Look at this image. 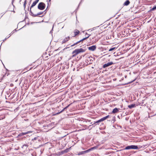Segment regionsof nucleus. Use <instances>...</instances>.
<instances>
[{"instance_id":"obj_1","label":"nucleus","mask_w":156,"mask_h":156,"mask_svg":"<svg viewBox=\"0 0 156 156\" xmlns=\"http://www.w3.org/2000/svg\"><path fill=\"white\" fill-rule=\"evenodd\" d=\"M85 51V50L83 49L82 48H80L75 49L73 52L72 53L73 54H74V56H76L78 54L81 52H84Z\"/></svg>"},{"instance_id":"obj_2","label":"nucleus","mask_w":156,"mask_h":156,"mask_svg":"<svg viewBox=\"0 0 156 156\" xmlns=\"http://www.w3.org/2000/svg\"><path fill=\"white\" fill-rule=\"evenodd\" d=\"M90 36V34H88L87 33H85V36H86V37H85V38H83L82 39L80 40V41H79L77 42H76L74 44H73L71 45V47H72L73 46H74L79 44V43H80L81 42L86 39H87Z\"/></svg>"},{"instance_id":"obj_3","label":"nucleus","mask_w":156,"mask_h":156,"mask_svg":"<svg viewBox=\"0 0 156 156\" xmlns=\"http://www.w3.org/2000/svg\"><path fill=\"white\" fill-rule=\"evenodd\" d=\"M138 148L137 146L132 145L126 147L124 150H129L130 149H136Z\"/></svg>"},{"instance_id":"obj_4","label":"nucleus","mask_w":156,"mask_h":156,"mask_svg":"<svg viewBox=\"0 0 156 156\" xmlns=\"http://www.w3.org/2000/svg\"><path fill=\"white\" fill-rule=\"evenodd\" d=\"M45 6V4L44 3L40 2L38 5V8L41 10H43L44 9Z\"/></svg>"},{"instance_id":"obj_5","label":"nucleus","mask_w":156,"mask_h":156,"mask_svg":"<svg viewBox=\"0 0 156 156\" xmlns=\"http://www.w3.org/2000/svg\"><path fill=\"white\" fill-rule=\"evenodd\" d=\"M96 48V46L95 45H92L90 47H88V49L89 50L93 51H94Z\"/></svg>"},{"instance_id":"obj_6","label":"nucleus","mask_w":156,"mask_h":156,"mask_svg":"<svg viewBox=\"0 0 156 156\" xmlns=\"http://www.w3.org/2000/svg\"><path fill=\"white\" fill-rule=\"evenodd\" d=\"M113 64V62H108L107 63L105 64L103 66V68H105L106 67H107Z\"/></svg>"},{"instance_id":"obj_7","label":"nucleus","mask_w":156,"mask_h":156,"mask_svg":"<svg viewBox=\"0 0 156 156\" xmlns=\"http://www.w3.org/2000/svg\"><path fill=\"white\" fill-rule=\"evenodd\" d=\"M70 39V37L68 36L66 37L62 41V44H63L66 43V42L68 41Z\"/></svg>"},{"instance_id":"obj_8","label":"nucleus","mask_w":156,"mask_h":156,"mask_svg":"<svg viewBox=\"0 0 156 156\" xmlns=\"http://www.w3.org/2000/svg\"><path fill=\"white\" fill-rule=\"evenodd\" d=\"M119 110H120V108H115L113 110L112 113L114 114L117 113L119 112Z\"/></svg>"},{"instance_id":"obj_9","label":"nucleus","mask_w":156,"mask_h":156,"mask_svg":"<svg viewBox=\"0 0 156 156\" xmlns=\"http://www.w3.org/2000/svg\"><path fill=\"white\" fill-rule=\"evenodd\" d=\"M39 0H36L35 2H33L32 5L31 6L30 9H31V8L34 6L38 2Z\"/></svg>"},{"instance_id":"obj_10","label":"nucleus","mask_w":156,"mask_h":156,"mask_svg":"<svg viewBox=\"0 0 156 156\" xmlns=\"http://www.w3.org/2000/svg\"><path fill=\"white\" fill-rule=\"evenodd\" d=\"M70 105H68V106L64 108L62 110H61L59 112L57 113L56 114H59L60 113L62 112L63 111H64L65 109H66Z\"/></svg>"},{"instance_id":"obj_11","label":"nucleus","mask_w":156,"mask_h":156,"mask_svg":"<svg viewBox=\"0 0 156 156\" xmlns=\"http://www.w3.org/2000/svg\"><path fill=\"white\" fill-rule=\"evenodd\" d=\"M109 116V115H108L101 118V119H100L101 122L105 120L106 119H107L108 118Z\"/></svg>"},{"instance_id":"obj_12","label":"nucleus","mask_w":156,"mask_h":156,"mask_svg":"<svg viewBox=\"0 0 156 156\" xmlns=\"http://www.w3.org/2000/svg\"><path fill=\"white\" fill-rule=\"evenodd\" d=\"M109 116V115H108L101 118V119H100L101 122L105 120L106 119H107L108 118Z\"/></svg>"},{"instance_id":"obj_13","label":"nucleus","mask_w":156,"mask_h":156,"mask_svg":"<svg viewBox=\"0 0 156 156\" xmlns=\"http://www.w3.org/2000/svg\"><path fill=\"white\" fill-rule=\"evenodd\" d=\"M79 33L80 31L79 30H75V31L74 32L75 35L74 36V37H75V36L77 35Z\"/></svg>"},{"instance_id":"obj_14","label":"nucleus","mask_w":156,"mask_h":156,"mask_svg":"<svg viewBox=\"0 0 156 156\" xmlns=\"http://www.w3.org/2000/svg\"><path fill=\"white\" fill-rule=\"evenodd\" d=\"M129 3V0H127L125 2V3H124V5L127 6L128 5Z\"/></svg>"},{"instance_id":"obj_15","label":"nucleus","mask_w":156,"mask_h":156,"mask_svg":"<svg viewBox=\"0 0 156 156\" xmlns=\"http://www.w3.org/2000/svg\"><path fill=\"white\" fill-rule=\"evenodd\" d=\"M93 149V148H91L90 149H89L88 150L85 151H83V152L84 153V154H85L86 153H87L89 151H90L92 150Z\"/></svg>"},{"instance_id":"obj_16","label":"nucleus","mask_w":156,"mask_h":156,"mask_svg":"<svg viewBox=\"0 0 156 156\" xmlns=\"http://www.w3.org/2000/svg\"><path fill=\"white\" fill-rule=\"evenodd\" d=\"M135 106V104H132V105H129L128 106V107L129 108L131 109V108H133Z\"/></svg>"},{"instance_id":"obj_17","label":"nucleus","mask_w":156,"mask_h":156,"mask_svg":"<svg viewBox=\"0 0 156 156\" xmlns=\"http://www.w3.org/2000/svg\"><path fill=\"white\" fill-rule=\"evenodd\" d=\"M68 149H67L64 151H61V153L62 154L65 153H67L68 152Z\"/></svg>"},{"instance_id":"obj_18","label":"nucleus","mask_w":156,"mask_h":156,"mask_svg":"<svg viewBox=\"0 0 156 156\" xmlns=\"http://www.w3.org/2000/svg\"><path fill=\"white\" fill-rule=\"evenodd\" d=\"M84 154V153H83V151H81V152H80L78 154V155H82V154Z\"/></svg>"},{"instance_id":"obj_19","label":"nucleus","mask_w":156,"mask_h":156,"mask_svg":"<svg viewBox=\"0 0 156 156\" xmlns=\"http://www.w3.org/2000/svg\"><path fill=\"white\" fill-rule=\"evenodd\" d=\"M116 49V48L115 47L112 48H110L109 50V51H112Z\"/></svg>"},{"instance_id":"obj_20","label":"nucleus","mask_w":156,"mask_h":156,"mask_svg":"<svg viewBox=\"0 0 156 156\" xmlns=\"http://www.w3.org/2000/svg\"><path fill=\"white\" fill-rule=\"evenodd\" d=\"M31 13L32 14V16H34V17H36V16H37V14H34L32 12H31Z\"/></svg>"},{"instance_id":"obj_21","label":"nucleus","mask_w":156,"mask_h":156,"mask_svg":"<svg viewBox=\"0 0 156 156\" xmlns=\"http://www.w3.org/2000/svg\"><path fill=\"white\" fill-rule=\"evenodd\" d=\"M155 9H156V6H154V7L151 9V11H153V10H155Z\"/></svg>"},{"instance_id":"obj_22","label":"nucleus","mask_w":156,"mask_h":156,"mask_svg":"<svg viewBox=\"0 0 156 156\" xmlns=\"http://www.w3.org/2000/svg\"><path fill=\"white\" fill-rule=\"evenodd\" d=\"M43 12H40L38 13L37 14V16H38V15L42 14L43 13Z\"/></svg>"},{"instance_id":"obj_23","label":"nucleus","mask_w":156,"mask_h":156,"mask_svg":"<svg viewBox=\"0 0 156 156\" xmlns=\"http://www.w3.org/2000/svg\"><path fill=\"white\" fill-rule=\"evenodd\" d=\"M26 0H25V2H24V4H23V6L24 7V8H25L26 7Z\"/></svg>"},{"instance_id":"obj_24","label":"nucleus","mask_w":156,"mask_h":156,"mask_svg":"<svg viewBox=\"0 0 156 156\" xmlns=\"http://www.w3.org/2000/svg\"><path fill=\"white\" fill-rule=\"evenodd\" d=\"M101 122V120H100V119H99V120L96 121L95 123H99V122Z\"/></svg>"},{"instance_id":"obj_25","label":"nucleus","mask_w":156,"mask_h":156,"mask_svg":"<svg viewBox=\"0 0 156 156\" xmlns=\"http://www.w3.org/2000/svg\"><path fill=\"white\" fill-rule=\"evenodd\" d=\"M23 146H25V147H27L28 145L27 144H23Z\"/></svg>"},{"instance_id":"obj_26","label":"nucleus","mask_w":156,"mask_h":156,"mask_svg":"<svg viewBox=\"0 0 156 156\" xmlns=\"http://www.w3.org/2000/svg\"><path fill=\"white\" fill-rule=\"evenodd\" d=\"M27 133H22V134H23V135H25L26 134H27Z\"/></svg>"},{"instance_id":"obj_27","label":"nucleus","mask_w":156,"mask_h":156,"mask_svg":"<svg viewBox=\"0 0 156 156\" xmlns=\"http://www.w3.org/2000/svg\"><path fill=\"white\" fill-rule=\"evenodd\" d=\"M14 0H12V4L13 5V3L14 1Z\"/></svg>"},{"instance_id":"obj_28","label":"nucleus","mask_w":156,"mask_h":156,"mask_svg":"<svg viewBox=\"0 0 156 156\" xmlns=\"http://www.w3.org/2000/svg\"><path fill=\"white\" fill-rule=\"evenodd\" d=\"M94 28H93V29H92L91 30V31H92L93 30H94Z\"/></svg>"},{"instance_id":"obj_29","label":"nucleus","mask_w":156,"mask_h":156,"mask_svg":"<svg viewBox=\"0 0 156 156\" xmlns=\"http://www.w3.org/2000/svg\"><path fill=\"white\" fill-rule=\"evenodd\" d=\"M34 140H35L36 139V138H34Z\"/></svg>"},{"instance_id":"obj_30","label":"nucleus","mask_w":156,"mask_h":156,"mask_svg":"<svg viewBox=\"0 0 156 156\" xmlns=\"http://www.w3.org/2000/svg\"><path fill=\"white\" fill-rule=\"evenodd\" d=\"M51 0H49V2H51Z\"/></svg>"},{"instance_id":"obj_31","label":"nucleus","mask_w":156,"mask_h":156,"mask_svg":"<svg viewBox=\"0 0 156 156\" xmlns=\"http://www.w3.org/2000/svg\"><path fill=\"white\" fill-rule=\"evenodd\" d=\"M51 31L50 32V33H51Z\"/></svg>"},{"instance_id":"obj_32","label":"nucleus","mask_w":156,"mask_h":156,"mask_svg":"<svg viewBox=\"0 0 156 156\" xmlns=\"http://www.w3.org/2000/svg\"><path fill=\"white\" fill-rule=\"evenodd\" d=\"M90 30V29H89V30H88V31H89V30Z\"/></svg>"}]
</instances>
